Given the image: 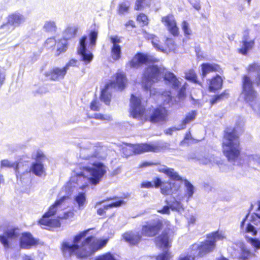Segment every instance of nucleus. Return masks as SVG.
I'll return each mask as SVG.
<instances>
[{"label": "nucleus", "mask_w": 260, "mask_h": 260, "mask_svg": "<svg viewBox=\"0 0 260 260\" xmlns=\"http://www.w3.org/2000/svg\"><path fill=\"white\" fill-rule=\"evenodd\" d=\"M101 148L95 144L89 142L82 144L79 153L81 159L88 160L92 164L91 167H85L80 173H76V176L72 177L67 187H78L82 189L87 185V182L92 185H97L107 172V167L103 164L96 160L103 157L100 154Z\"/></svg>", "instance_id": "1"}, {"label": "nucleus", "mask_w": 260, "mask_h": 260, "mask_svg": "<svg viewBox=\"0 0 260 260\" xmlns=\"http://www.w3.org/2000/svg\"><path fill=\"white\" fill-rule=\"evenodd\" d=\"M88 231L82 232L76 235L72 243L64 242L62 245V250L65 256L75 254L79 258H86L105 247L108 240L95 239L92 236L83 240Z\"/></svg>", "instance_id": "2"}, {"label": "nucleus", "mask_w": 260, "mask_h": 260, "mask_svg": "<svg viewBox=\"0 0 260 260\" xmlns=\"http://www.w3.org/2000/svg\"><path fill=\"white\" fill-rule=\"evenodd\" d=\"M248 75H244L242 79V96L247 103H249L252 109L258 112L260 110L259 103L256 101V92L253 89L250 77H255V81L260 84V65L257 63L249 64L247 67Z\"/></svg>", "instance_id": "3"}, {"label": "nucleus", "mask_w": 260, "mask_h": 260, "mask_svg": "<svg viewBox=\"0 0 260 260\" xmlns=\"http://www.w3.org/2000/svg\"><path fill=\"white\" fill-rule=\"evenodd\" d=\"M130 112L133 118L141 120H149L152 122H165L167 120L168 112L165 108L159 107L154 109L151 115L147 116L145 105L140 99L132 94L130 101Z\"/></svg>", "instance_id": "4"}, {"label": "nucleus", "mask_w": 260, "mask_h": 260, "mask_svg": "<svg viewBox=\"0 0 260 260\" xmlns=\"http://www.w3.org/2000/svg\"><path fill=\"white\" fill-rule=\"evenodd\" d=\"M165 71L164 68H158L155 65L148 66L145 69L142 77L143 87L146 90L149 89L153 83L157 81L159 76L162 74L164 75V79L168 84L174 88H178L180 86L181 82L177 77L173 73Z\"/></svg>", "instance_id": "5"}, {"label": "nucleus", "mask_w": 260, "mask_h": 260, "mask_svg": "<svg viewBox=\"0 0 260 260\" xmlns=\"http://www.w3.org/2000/svg\"><path fill=\"white\" fill-rule=\"evenodd\" d=\"M240 132L237 127L228 129L225 132L222 141L223 152L230 161H235L239 156L240 148L238 133Z\"/></svg>", "instance_id": "6"}, {"label": "nucleus", "mask_w": 260, "mask_h": 260, "mask_svg": "<svg viewBox=\"0 0 260 260\" xmlns=\"http://www.w3.org/2000/svg\"><path fill=\"white\" fill-rule=\"evenodd\" d=\"M225 238L221 232L212 233L208 236V239L200 245L194 244L192 247V254L193 256H203L206 254L212 251L215 247L217 241L222 240Z\"/></svg>", "instance_id": "7"}, {"label": "nucleus", "mask_w": 260, "mask_h": 260, "mask_svg": "<svg viewBox=\"0 0 260 260\" xmlns=\"http://www.w3.org/2000/svg\"><path fill=\"white\" fill-rule=\"evenodd\" d=\"M69 198L68 196H63L58 200H57L54 204L52 205L39 221L41 225H44L50 228H57L60 226V223L58 219H51L49 218L54 215L56 211L61 208L64 201Z\"/></svg>", "instance_id": "8"}, {"label": "nucleus", "mask_w": 260, "mask_h": 260, "mask_svg": "<svg viewBox=\"0 0 260 260\" xmlns=\"http://www.w3.org/2000/svg\"><path fill=\"white\" fill-rule=\"evenodd\" d=\"M87 40V37L86 36L82 37L77 47V53L80 57L81 60L83 61L85 64L90 63L93 57L91 52L86 48Z\"/></svg>", "instance_id": "9"}, {"label": "nucleus", "mask_w": 260, "mask_h": 260, "mask_svg": "<svg viewBox=\"0 0 260 260\" xmlns=\"http://www.w3.org/2000/svg\"><path fill=\"white\" fill-rule=\"evenodd\" d=\"M161 225L158 219L153 220L143 226L142 234L145 236L153 237L161 230Z\"/></svg>", "instance_id": "10"}, {"label": "nucleus", "mask_w": 260, "mask_h": 260, "mask_svg": "<svg viewBox=\"0 0 260 260\" xmlns=\"http://www.w3.org/2000/svg\"><path fill=\"white\" fill-rule=\"evenodd\" d=\"M77 29L75 27H69L66 29L64 34V39L61 40L57 43V49L55 55L58 56L61 53L66 51L67 48V40L75 37Z\"/></svg>", "instance_id": "11"}, {"label": "nucleus", "mask_w": 260, "mask_h": 260, "mask_svg": "<svg viewBox=\"0 0 260 260\" xmlns=\"http://www.w3.org/2000/svg\"><path fill=\"white\" fill-rule=\"evenodd\" d=\"M161 22L173 36L177 37L179 35V28L177 25L175 18L173 15L169 14L162 17Z\"/></svg>", "instance_id": "12"}, {"label": "nucleus", "mask_w": 260, "mask_h": 260, "mask_svg": "<svg viewBox=\"0 0 260 260\" xmlns=\"http://www.w3.org/2000/svg\"><path fill=\"white\" fill-rule=\"evenodd\" d=\"M19 235V234L16 230H8L3 235H0V242L5 248H8L9 247L10 243L16 239Z\"/></svg>", "instance_id": "13"}, {"label": "nucleus", "mask_w": 260, "mask_h": 260, "mask_svg": "<svg viewBox=\"0 0 260 260\" xmlns=\"http://www.w3.org/2000/svg\"><path fill=\"white\" fill-rule=\"evenodd\" d=\"M156 61V59L151 58L150 56L147 55L138 53L133 58L131 61H129V64L131 67L138 68L142 63Z\"/></svg>", "instance_id": "14"}, {"label": "nucleus", "mask_w": 260, "mask_h": 260, "mask_svg": "<svg viewBox=\"0 0 260 260\" xmlns=\"http://www.w3.org/2000/svg\"><path fill=\"white\" fill-rule=\"evenodd\" d=\"M126 80L125 75L122 73H117L111 82L108 84L111 88L122 90L125 86Z\"/></svg>", "instance_id": "15"}, {"label": "nucleus", "mask_w": 260, "mask_h": 260, "mask_svg": "<svg viewBox=\"0 0 260 260\" xmlns=\"http://www.w3.org/2000/svg\"><path fill=\"white\" fill-rule=\"evenodd\" d=\"M67 72V68H54L46 73V75L50 77L52 80L58 81L64 78Z\"/></svg>", "instance_id": "16"}, {"label": "nucleus", "mask_w": 260, "mask_h": 260, "mask_svg": "<svg viewBox=\"0 0 260 260\" xmlns=\"http://www.w3.org/2000/svg\"><path fill=\"white\" fill-rule=\"evenodd\" d=\"M133 154H140L148 151L156 152L159 150L158 146L147 144L133 145Z\"/></svg>", "instance_id": "17"}, {"label": "nucleus", "mask_w": 260, "mask_h": 260, "mask_svg": "<svg viewBox=\"0 0 260 260\" xmlns=\"http://www.w3.org/2000/svg\"><path fill=\"white\" fill-rule=\"evenodd\" d=\"M241 43V47L238 50V51L240 53L246 55L248 52L251 50L254 46V41L253 39H250L248 35H245Z\"/></svg>", "instance_id": "18"}, {"label": "nucleus", "mask_w": 260, "mask_h": 260, "mask_svg": "<svg viewBox=\"0 0 260 260\" xmlns=\"http://www.w3.org/2000/svg\"><path fill=\"white\" fill-rule=\"evenodd\" d=\"M184 182V191L185 193L184 196L178 195L177 199L179 200H183L185 199L187 202L191 198L196 191L195 187L187 180L185 179Z\"/></svg>", "instance_id": "19"}, {"label": "nucleus", "mask_w": 260, "mask_h": 260, "mask_svg": "<svg viewBox=\"0 0 260 260\" xmlns=\"http://www.w3.org/2000/svg\"><path fill=\"white\" fill-rule=\"evenodd\" d=\"M37 244V240L34 238L31 234L25 233L22 235L20 239V246L22 248L29 249Z\"/></svg>", "instance_id": "20"}, {"label": "nucleus", "mask_w": 260, "mask_h": 260, "mask_svg": "<svg viewBox=\"0 0 260 260\" xmlns=\"http://www.w3.org/2000/svg\"><path fill=\"white\" fill-rule=\"evenodd\" d=\"M25 17L22 14L16 12L10 15L8 18V24L14 26L18 27L21 24L24 22Z\"/></svg>", "instance_id": "21"}, {"label": "nucleus", "mask_w": 260, "mask_h": 260, "mask_svg": "<svg viewBox=\"0 0 260 260\" xmlns=\"http://www.w3.org/2000/svg\"><path fill=\"white\" fill-rule=\"evenodd\" d=\"M171 240L168 234L163 232L160 236L156 238L155 243L157 247L161 248H168L171 246Z\"/></svg>", "instance_id": "22"}, {"label": "nucleus", "mask_w": 260, "mask_h": 260, "mask_svg": "<svg viewBox=\"0 0 260 260\" xmlns=\"http://www.w3.org/2000/svg\"><path fill=\"white\" fill-rule=\"evenodd\" d=\"M158 171L159 172L165 174L168 177L171 179L181 181L182 180L181 177H180L177 172H176L174 169L169 168L166 166H160L158 168Z\"/></svg>", "instance_id": "23"}, {"label": "nucleus", "mask_w": 260, "mask_h": 260, "mask_svg": "<svg viewBox=\"0 0 260 260\" xmlns=\"http://www.w3.org/2000/svg\"><path fill=\"white\" fill-rule=\"evenodd\" d=\"M202 67V77L205 78L207 74L210 73V72L214 71H218L219 72L220 70V67L215 63H203L201 65Z\"/></svg>", "instance_id": "24"}, {"label": "nucleus", "mask_w": 260, "mask_h": 260, "mask_svg": "<svg viewBox=\"0 0 260 260\" xmlns=\"http://www.w3.org/2000/svg\"><path fill=\"white\" fill-rule=\"evenodd\" d=\"M123 237L131 245H135L138 244L141 238V236L138 233H126L123 235Z\"/></svg>", "instance_id": "25"}, {"label": "nucleus", "mask_w": 260, "mask_h": 260, "mask_svg": "<svg viewBox=\"0 0 260 260\" xmlns=\"http://www.w3.org/2000/svg\"><path fill=\"white\" fill-rule=\"evenodd\" d=\"M75 203L79 210H82L87 203L86 196L84 192H79L74 197Z\"/></svg>", "instance_id": "26"}, {"label": "nucleus", "mask_w": 260, "mask_h": 260, "mask_svg": "<svg viewBox=\"0 0 260 260\" xmlns=\"http://www.w3.org/2000/svg\"><path fill=\"white\" fill-rule=\"evenodd\" d=\"M19 164L17 162H11L8 159L2 160L1 162V168H13L15 170L16 175L17 178L20 177L21 179V174H20L18 168Z\"/></svg>", "instance_id": "27"}, {"label": "nucleus", "mask_w": 260, "mask_h": 260, "mask_svg": "<svg viewBox=\"0 0 260 260\" xmlns=\"http://www.w3.org/2000/svg\"><path fill=\"white\" fill-rule=\"evenodd\" d=\"M222 80L219 76L213 78L209 81V88L211 91L220 88L222 86Z\"/></svg>", "instance_id": "28"}, {"label": "nucleus", "mask_w": 260, "mask_h": 260, "mask_svg": "<svg viewBox=\"0 0 260 260\" xmlns=\"http://www.w3.org/2000/svg\"><path fill=\"white\" fill-rule=\"evenodd\" d=\"M30 171H31L35 175L41 176L44 172L45 169L42 162L36 161L33 163Z\"/></svg>", "instance_id": "29"}, {"label": "nucleus", "mask_w": 260, "mask_h": 260, "mask_svg": "<svg viewBox=\"0 0 260 260\" xmlns=\"http://www.w3.org/2000/svg\"><path fill=\"white\" fill-rule=\"evenodd\" d=\"M143 35L145 38L148 40H151L152 44L156 49L163 51L162 47L159 44V41L156 36L152 34H149L145 31H143Z\"/></svg>", "instance_id": "30"}, {"label": "nucleus", "mask_w": 260, "mask_h": 260, "mask_svg": "<svg viewBox=\"0 0 260 260\" xmlns=\"http://www.w3.org/2000/svg\"><path fill=\"white\" fill-rule=\"evenodd\" d=\"M112 88L110 85H106L105 88L102 90L101 95V100L108 105L110 103L111 99V93L110 89Z\"/></svg>", "instance_id": "31"}, {"label": "nucleus", "mask_w": 260, "mask_h": 260, "mask_svg": "<svg viewBox=\"0 0 260 260\" xmlns=\"http://www.w3.org/2000/svg\"><path fill=\"white\" fill-rule=\"evenodd\" d=\"M247 158L250 166L255 169L260 168V156L257 154H252L248 156Z\"/></svg>", "instance_id": "32"}, {"label": "nucleus", "mask_w": 260, "mask_h": 260, "mask_svg": "<svg viewBox=\"0 0 260 260\" xmlns=\"http://www.w3.org/2000/svg\"><path fill=\"white\" fill-rule=\"evenodd\" d=\"M196 116L195 111H191L188 113L185 116V118L182 121L181 123L179 125L180 127H183V129L185 128L186 124L193 121Z\"/></svg>", "instance_id": "33"}, {"label": "nucleus", "mask_w": 260, "mask_h": 260, "mask_svg": "<svg viewBox=\"0 0 260 260\" xmlns=\"http://www.w3.org/2000/svg\"><path fill=\"white\" fill-rule=\"evenodd\" d=\"M124 203L123 201L119 200L118 201L115 202L113 203L109 204L108 205L104 206V209L100 208L98 210L97 213L100 215H102L105 213V210H107L112 207H116L120 206Z\"/></svg>", "instance_id": "34"}, {"label": "nucleus", "mask_w": 260, "mask_h": 260, "mask_svg": "<svg viewBox=\"0 0 260 260\" xmlns=\"http://www.w3.org/2000/svg\"><path fill=\"white\" fill-rule=\"evenodd\" d=\"M185 78L188 80L200 84L197 80V76L193 70L189 69L185 72Z\"/></svg>", "instance_id": "35"}, {"label": "nucleus", "mask_w": 260, "mask_h": 260, "mask_svg": "<svg viewBox=\"0 0 260 260\" xmlns=\"http://www.w3.org/2000/svg\"><path fill=\"white\" fill-rule=\"evenodd\" d=\"M161 193L164 195H169L173 193L172 184L170 182H163L160 187Z\"/></svg>", "instance_id": "36"}, {"label": "nucleus", "mask_w": 260, "mask_h": 260, "mask_svg": "<svg viewBox=\"0 0 260 260\" xmlns=\"http://www.w3.org/2000/svg\"><path fill=\"white\" fill-rule=\"evenodd\" d=\"M172 256L168 250L165 251L157 256H150V260H170Z\"/></svg>", "instance_id": "37"}, {"label": "nucleus", "mask_w": 260, "mask_h": 260, "mask_svg": "<svg viewBox=\"0 0 260 260\" xmlns=\"http://www.w3.org/2000/svg\"><path fill=\"white\" fill-rule=\"evenodd\" d=\"M111 56L115 60H117L120 58L121 47L119 45L112 46L111 48Z\"/></svg>", "instance_id": "38"}, {"label": "nucleus", "mask_w": 260, "mask_h": 260, "mask_svg": "<svg viewBox=\"0 0 260 260\" xmlns=\"http://www.w3.org/2000/svg\"><path fill=\"white\" fill-rule=\"evenodd\" d=\"M43 28L47 32H54L56 30L55 22L53 21H47L44 25Z\"/></svg>", "instance_id": "39"}, {"label": "nucleus", "mask_w": 260, "mask_h": 260, "mask_svg": "<svg viewBox=\"0 0 260 260\" xmlns=\"http://www.w3.org/2000/svg\"><path fill=\"white\" fill-rule=\"evenodd\" d=\"M229 93L225 91L219 95H216L214 96L210 101L211 105H214L217 102L221 101V100L227 99L229 96Z\"/></svg>", "instance_id": "40"}, {"label": "nucleus", "mask_w": 260, "mask_h": 260, "mask_svg": "<svg viewBox=\"0 0 260 260\" xmlns=\"http://www.w3.org/2000/svg\"><path fill=\"white\" fill-rule=\"evenodd\" d=\"M90 118H94L103 121H110L112 120V117L109 114H103L101 113H95L93 116H88Z\"/></svg>", "instance_id": "41"}, {"label": "nucleus", "mask_w": 260, "mask_h": 260, "mask_svg": "<svg viewBox=\"0 0 260 260\" xmlns=\"http://www.w3.org/2000/svg\"><path fill=\"white\" fill-rule=\"evenodd\" d=\"M98 36V31L95 30L91 31L89 34V46L91 49L94 48L96 45V40Z\"/></svg>", "instance_id": "42"}, {"label": "nucleus", "mask_w": 260, "mask_h": 260, "mask_svg": "<svg viewBox=\"0 0 260 260\" xmlns=\"http://www.w3.org/2000/svg\"><path fill=\"white\" fill-rule=\"evenodd\" d=\"M200 162L204 165H214L217 164L218 161L216 159L214 155H207L200 160Z\"/></svg>", "instance_id": "43"}, {"label": "nucleus", "mask_w": 260, "mask_h": 260, "mask_svg": "<svg viewBox=\"0 0 260 260\" xmlns=\"http://www.w3.org/2000/svg\"><path fill=\"white\" fill-rule=\"evenodd\" d=\"M253 256V254H252L249 250L244 247L242 248L240 256V258L241 259L243 260H247Z\"/></svg>", "instance_id": "44"}, {"label": "nucleus", "mask_w": 260, "mask_h": 260, "mask_svg": "<svg viewBox=\"0 0 260 260\" xmlns=\"http://www.w3.org/2000/svg\"><path fill=\"white\" fill-rule=\"evenodd\" d=\"M130 7V4L128 2H123L119 5L118 12V13L122 14L127 12Z\"/></svg>", "instance_id": "45"}, {"label": "nucleus", "mask_w": 260, "mask_h": 260, "mask_svg": "<svg viewBox=\"0 0 260 260\" xmlns=\"http://www.w3.org/2000/svg\"><path fill=\"white\" fill-rule=\"evenodd\" d=\"M150 0H137L135 9L136 10H140L145 6H148Z\"/></svg>", "instance_id": "46"}, {"label": "nucleus", "mask_w": 260, "mask_h": 260, "mask_svg": "<svg viewBox=\"0 0 260 260\" xmlns=\"http://www.w3.org/2000/svg\"><path fill=\"white\" fill-rule=\"evenodd\" d=\"M170 208L172 210H175L178 211V212H180L183 210V206L181 203L178 201H175L170 205Z\"/></svg>", "instance_id": "47"}, {"label": "nucleus", "mask_w": 260, "mask_h": 260, "mask_svg": "<svg viewBox=\"0 0 260 260\" xmlns=\"http://www.w3.org/2000/svg\"><path fill=\"white\" fill-rule=\"evenodd\" d=\"M122 153L127 157L133 154V145L129 144L122 148Z\"/></svg>", "instance_id": "48"}, {"label": "nucleus", "mask_w": 260, "mask_h": 260, "mask_svg": "<svg viewBox=\"0 0 260 260\" xmlns=\"http://www.w3.org/2000/svg\"><path fill=\"white\" fill-rule=\"evenodd\" d=\"M161 98L164 100V104H170L172 101L171 93L170 91H166L163 93Z\"/></svg>", "instance_id": "49"}, {"label": "nucleus", "mask_w": 260, "mask_h": 260, "mask_svg": "<svg viewBox=\"0 0 260 260\" xmlns=\"http://www.w3.org/2000/svg\"><path fill=\"white\" fill-rule=\"evenodd\" d=\"M90 108L92 111H99L101 109V104L96 100H93L90 103Z\"/></svg>", "instance_id": "50"}, {"label": "nucleus", "mask_w": 260, "mask_h": 260, "mask_svg": "<svg viewBox=\"0 0 260 260\" xmlns=\"http://www.w3.org/2000/svg\"><path fill=\"white\" fill-rule=\"evenodd\" d=\"M56 44V40L54 38H50L48 39L45 43V47L47 49H51Z\"/></svg>", "instance_id": "51"}, {"label": "nucleus", "mask_w": 260, "mask_h": 260, "mask_svg": "<svg viewBox=\"0 0 260 260\" xmlns=\"http://www.w3.org/2000/svg\"><path fill=\"white\" fill-rule=\"evenodd\" d=\"M182 29L184 31L185 35H191V30L189 28L188 24L185 21H183L182 23Z\"/></svg>", "instance_id": "52"}, {"label": "nucleus", "mask_w": 260, "mask_h": 260, "mask_svg": "<svg viewBox=\"0 0 260 260\" xmlns=\"http://www.w3.org/2000/svg\"><path fill=\"white\" fill-rule=\"evenodd\" d=\"M183 129V127H180V125H178L177 126H174L172 127L169 128L165 131V133L167 135H172L173 132L175 131H179Z\"/></svg>", "instance_id": "53"}, {"label": "nucleus", "mask_w": 260, "mask_h": 260, "mask_svg": "<svg viewBox=\"0 0 260 260\" xmlns=\"http://www.w3.org/2000/svg\"><path fill=\"white\" fill-rule=\"evenodd\" d=\"M137 21L142 22L144 25H146L148 24L147 16L144 14H141L137 17Z\"/></svg>", "instance_id": "54"}, {"label": "nucleus", "mask_w": 260, "mask_h": 260, "mask_svg": "<svg viewBox=\"0 0 260 260\" xmlns=\"http://www.w3.org/2000/svg\"><path fill=\"white\" fill-rule=\"evenodd\" d=\"M187 86V84L185 83L183 86L180 88L178 94L179 99H183L185 95V90Z\"/></svg>", "instance_id": "55"}, {"label": "nucleus", "mask_w": 260, "mask_h": 260, "mask_svg": "<svg viewBox=\"0 0 260 260\" xmlns=\"http://www.w3.org/2000/svg\"><path fill=\"white\" fill-rule=\"evenodd\" d=\"M166 44L168 46L170 50H174L175 49L174 41L172 39H167Z\"/></svg>", "instance_id": "56"}, {"label": "nucleus", "mask_w": 260, "mask_h": 260, "mask_svg": "<svg viewBox=\"0 0 260 260\" xmlns=\"http://www.w3.org/2000/svg\"><path fill=\"white\" fill-rule=\"evenodd\" d=\"M111 42L112 43L113 46L119 45L118 44L121 43V40L117 36H111L110 37Z\"/></svg>", "instance_id": "57"}, {"label": "nucleus", "mask_w": 260, "mask_h": 260, "mask_svg": "<svg viewBox=\"0 0 260 260\" xmlns=\"http://www.w3.org/2000/svg\"><path fill=\"white\" fill-rule=\"evenodd\" d=\"M251 244L256 249L260 248V241L257 239L251 238L250 239Z\"/></svg>", "instance_id": "58"}, {"label": "nucleus", "mask_w": 260, "mask_h": 260, "mask_svg": "<svg viewBox=\"0 0 260 260\" xmlns=\"http://www.w3.org/2000/svg\"><path fill=\"white\" fill-rule=\"evenodd\" d=\"M45 158L44 153L41 151H38L36 155V161L42 162Z\"/></svg>", "instance_id": "59"}, {"label": "nucleus", "mask_w": 260, "mask_h": 260, "mask_svg": "<svg viewBox=\"0 0 260 260\" xmlns=\"http://www.w3.org/2000/svg\"><path fill=\"white\" fill-rule=\"evenodd\" d=\"M74 213L72 211H68L64 213L63 215H59L58 217L60 218L67 219L70 217H73Z\"/></svg>", "instance_id": "60"}, {"label": "nucleus", "mask_w": 260, "mask_h": 260, "mask_svg": "<svg viewBox=\"0 0 260 260\" xmlns=\"http://www.w3.org/2000/svg\"><path fill=\"white\" fill-rule=\"evenodd\" d=\"M153 184L149 181H144L141 184V187L142 188H149L153 187Z\"/></svg>", "instance_id": "61"}, {"label": "nucleus", "mask_w": 260, "mask_h": 260, "mask_svg": "<svg viewBox=\"0 0 260 260\" xmlns=\"http://www.w3.org/2000/svg\"><path fill=\"white\" fill-rule=\"evenodd\" d=\"M77 60L75 59H71L69 62L64 67L67 68V71L69 70V67L75 66Z\"/></svg>", "instance_id": "62"}, {"label": "nucleus", "mask_w": 260, "mask_h": 260, "mask_svg": "<svg viewBox=\"0 0 260 260\" xmlns=\"http://www.w3.org/2000/svg\"><path fill=\"white\" fill-rule=\"evenodd\" d=\"M196 256H193L191 252V254L183 257H181L179 260H194Z\"/></svg>", "instance_id": "63"}, {"label": "nucleus", "mask_w": 260, "mask_h": 260, "mask_svg": "<svg viewBox=\"0 0 260 260\" xmlns=\"http://www.w3.org/2000/svg\"><path fill=\"white\" fill-rule=\"evenodd\" d=\"M153 182L155 184V187L157 188L158 187H161V185L162 184V182H161V180L159 178H156L153 180Z\"/></svg>", "instance_id": "64"}]
</instances>
